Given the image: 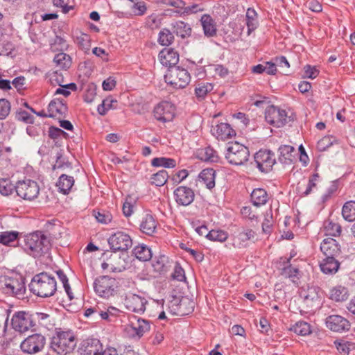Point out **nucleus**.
<instances>
[{"label":"nucleus","instance_id":"nucleus-1","mask_svg":"<svg viewBox=\"0 0 355 355\" xmlns=\"http://www.w3.org/2000/svg\"><path fill=\"white\" fill-rule=\"evenodd\" d=\"M51 247V238L46 232L35 231L24 237V250L33 257H40L47 253Z\"/></svg>","mask_w":355,"mask_h":355},{"label":"nucleus","instance_id":"nucleus-2","mask_svg":"<svg viewBox=\"0 0 355 355\" xmlns=\"http://www.w3.org/2000/svg\"><path fill=\"white\" fill-rule=\"evenodd\" d=\"M77 345V338L72 330L55 329L50 342V349L58 355H67L72 352Z\"/></svg>","mask_w":355,"mask_h":355},{"label":"nucleus","instance_id":"nucleus-3","mask_svg":"<svg viewBox=\"0 0 355 355\" xmlns=\"http://www.w3.org/2000/svg\"><path fill=\"white\" fill-rule=\"evenodd\" d=\"M56 281L54 277L46 272L35 275L28 286L30 291L35 295L46 298L53 296L57 290Z\"/></svg>","mask_w":355,"mask_h":355},{"label":"nucleus","instance_id":"nucleus-4","mask_svg":"<svg viewBox=\"0 0 355 355\" xmlns=\"http://www.w3.org/2000/svg\"><path fill=\"white\" fill-rule=\"evenodd\" d=\"M2 282L3 283L2 291L5 294L18 299L25 298L26 288L25 279L22 276H6L3 277Z\"/></svg>","mask_w":355,"mask_h":355},{"label":"nucleus","instance_id":"nucleus-5","mask_svg":"<svg viewBox=\"0 0 355 355\" xmlns=\"http://www.w3.org/2000/svg\"><path fill=\"white\" fill-rule=\"evenodd\" d=\"M250 151L248 147L238 142L230 143L225 158L232 165H243L249 159Z\"/></svg>","mask_w":355,"mask_h":355},{"label":"nucleus","instance_id":"nucleus-6","mask_svg":"<svg viewBox=\"0 0 355 355\" xmlns=\"http://www.w3.org/2000/svg\"><path fill=\"white\" fill-rule=\"evenodd\" d=\"M118 288L117 282L114 278L107 275L97 277L94 282V289L96 293L103 298L113 296Z\"/></svg>","mask_w":355,"mask_h":355},{"label":"nucleus","instance_id":"nucleus-7","mask_svg":"<svg viewBox=\"0 0 355 355\" xmlns=\"http://www.w3.org/2000/svg\"><path fill=\"white\" fill-rule=\"evenodd\" d=\"M166 82L177 89L184 88L191 80V76L188 71L181 67H175L168 69V73L165 75Z\"/></svg>","mask_w":355,"mask_h":355},{"label":"nucleus","instance_id":"nucleus-8","mask_svg":"<svg viewBox=\"0 0 355 355\" xmlns=\"http://www.w3.org/2000/svg\"><path fill=\"white\" fill-rule=\"evenodd\" d=\"M16 193L25 200H33L40 193V187L37 182L26 179L19 180L16 184Z\"/></svg>","mask_w":355,"mask_h":355},{"label":"nucleus","instance_id":"nucleus-9","mask_svg":"<svg viewBox=\"0 0 355 355\" xmlns=\"http://www.w3.org/2000/svg\"><path fill=\"white\" fill-rule=\"evenodd\" d=\"M46 345V338L40 334H34L26 338L20 345L21 351L28 354L42 352Z\"/></svg>","mask_w":355,"mask_h":355},{"label":"nucleus","instance_id":"nucleus-10","mask_svg":"<svg viewBox=\"0 0 355 355\" xmlns=\"http://www.w3.org/2000/svg\"><path fill=\"white\" fill-rule=\"evenodd\" d=\"M292 257V255L288 258L280 257L277 268L282 277L289 279L295 284H298L301 277L300 270L291 263Z\"/></svg>","mask_w":355,"mask_h":355},{"label":"nucleus","instance_id":"nucleus-11","mask_svg":"<svg viewBox=\"0 0 355 355\" xmlns=\"http://www.w3.org/2000/svg\"><path fill=\"white\" fill-rule=\"evenodd\" d=\"M35 325L33 315L26 311L15 312L11 319V326L17 331H27Z\"/></svg>","mask_w":355,"mask_h":355},{"label":"nucleus","instance_id":"nucleus-12","mask_svg":"<svg viewBox=\"0 0 355 355\" xmlns=\"http://www.w3.org/2000/svg\"><path fill=\"white\" fill-rule=\"evenodd\" d=\"M266 121L275 127L280 128L288 122L287 113L275 105L268 106L265 111Z\"/></svg>","mask_w":355,"mask_h":355},{"label":"nucleus","instance_id":"nucleus-13","mask_svg":"<svg viewBox=\"0 0 355 355\" xmlns=\"http://www.w3.org/2000/svg\"><path fill=\"white\" fill-rule=\"evenodd\" d=\"M79 355H107L103 351V347L101 341L97 338H88L83 340L78 348Z\"/></svg>","mask_w":355,"mask_h":355},{"label":"nucleus","instance_id":"nucleus-14","mask_svg":"<svg viewBox=\"0 0 355 355\" xmlns=\"http://www.w3.org/2000/svg\"><path fill=\"white\" fill-rule=\"evenodd\" d=\"M254 159L257 167L263 173L269 172L276 163L275 154L270 150H259L255 153Z\"/></svg>","mask_w":355,"mask_h":355},{"label":"nucleus","instance_id":"nucleus-15","mask_svg":"<svg viewBox=\"0 0 355 355\" xmlns=\"http://www.w3.org/2000/svg\"><path fill=\"white\" fill-rule=\"evenodd\" d=\"M108 243L113 252L126 251L132 245L130 236L123 232H117L108 239Z\"/></svg>","mask_w":355,"mask_h":355},{"label":"nucleus","instance_id":"nucleus-16","mask_svg":"<svg viewBox=\"0 0 355 355\" xmlns=\"http://www.w3.org/2000/svg\"><path fill=\"white\" fill-rule=\"evenodd\" d=\"M326 326L331 331L342 333L349 330L351 324L347 319L339 315H331L326 318Z\"/></svg>","mask_w":355,"mask_h":355},{"label":"nucleus","instance_id":"nucleus-17","mask_svg":"<svg viewBox=\"0 0 355 355\" xmlns=\"http://www.w3.org/2000/svg\"><path fill=\"white\" fill-rule=\"evenodd\" d=\"M175 202L182 206L191 205L195 198V193L192 189L186 186H180L173 192Z\"/></svg>","mask_w":355,"mask_h":355},{"label":"nucleus","instance_id":"nucleus-18","mask_svg":"<svg viewBox=\"0 0 355 355\" xmlns=\"http://www.w3.org/2000/svg\"><path fill=\"white\" fill-rule=\"evenodd\" d=\"M146 303L144 297L135 294H130L124 300V304L128 310L139 313L144 312Z\"/></svg>","mask_w":355,"mask_h":355},{"label":"nucleus","instance_id":"nucleus-19","mask_svg":"<svg viewBox=\"0 0 355 355\" xmlns=\"http://www.w3.org/2000/svg\"><path fill=\"white\" fill-rule=\"evenodd\" d=\"M150 330V324L148 321L138 318L136 322H131L125 327V331L132 337H138L139 338L143 336L144 333Z\"/></svg>","mask_w":355,"mask_h":355},{"label":"nucleus","instance_id":"nucleus-20","mask_svg":"<svg viewBox=\"0 0 355 355\" xmlns=\"http://www.w3.org/2000/svg\"><path fill=\"white\" fill-rule=\"evenodd\" d=\"M171 105L168 102H162L157 105L153 110L155 118L159 121L166 123L173 118V112Z\"/></svg>","mask_w":355,"mask_h":355},{"label":"nucleus","instance_id":"nucleus-21","mask_svg":"<svg viewBox=\"0 0 355 355\" xmlns=\"http://www.w3.org/2000/svg\"><path fill=\"white\" fill-rule=\"evenodd\" d=\"M233 245L235 248H242L247 246V242L254 239L256 233L250 228L241 227L235 233Z\"/></svg>","mask_w":355,"mask_h":355},{"label":"nucleus","instance_id":"nucleus-22","mask_svg":"<svg viewBox=\"0 0 355 355\" xmlns=\"http://www.w3.org/2000/svg\"><path fill=\"white\" fill-rule=\"evenodd\" d=\"M159 58L162 65L171 69L177 67L179 62V54L172 48H165L159 53Z\"/></svg>","mask_w":355,"mask_h":355},{"label":"nucleus","instance_id":"nucleus-23","mask_svg":"<svg viewBox=\"0 0 355 355\" xmlns=\"http://www.w3.org/2000/svg\"><path fill=\"white\" fill-rule=\"evenodd\" d=\"M320 250L326 257H336L340 252V247L336 239L327 238L322 241Z\"/></svg>","mask_w":355,"mask_h":355},{"label":"nucleus","instance_id":"nucleus-24","mask_svg":"<svg viewBox=\"0 0 355 355\" xmlns=\"http://www.w3.org/2000/svg\"><path fill=\"white\" fill-rule=\"evenodd\" d=\"M172 263L173 261L167 256L159 254L155 257L152 266L155 272L159 275H164L171 268Z\"/></svg>","mask_w":355,"mask_h":355},{"label":"nucleus","instance_id":"nucleus-25","mask_svg":"<svg viewBox=\"0 0 355 355\" xmlns=\"http://www.w3.org/2000/svg\"><path fill=\"white\" fill-rule=\"evenodd\" d=\"M157 224V221L153 215L146 214L141 218L140 230L146 235L153 236L156 232Z\"/></svg>","mask_w":355,"mask_h":355},{"label":"nucleus","instance_id":"nucleus-26","mask_svg":"<svg viewBox=\"0 0 355 355\" xmlns=\"http://www.w3.org/2000/svg\"><path fill=\"white\" fill-rule=\"evenodd\" d=\"M169 5L175 7L174 12L182 15H189L202 11L204 8L198 4H193L191 6H185L184 1H168Z\"/></svg>","mask_w":355,"mask_h":355},{"label":"nucleus","instance_id":"nucleus-27","mask_svg":"<svg viewBox=\"0 0 355 355\" xmlns=\"http://www.w3.org/2000/svg\"><path fill=\"white\" fill-rule=\"evenodd\" d=\"M213 131V135H214L218 139L223 141L236 135L235 130L227 123H220L216 125Z\"/></svg>","mask_w":355,"mask_h":355},{"label":"nucleus","instance_id":"nucleus-28","mask_svg":"<svg viewBox=\"0 0 355 355\" xmlns=\"http://www.w3.org/2000/svg\"><path fill=\"white\" fill-rule=\"evenodd\" d=\"M204 34L207 37H212L217 34L216 24L209 15H203L200 19Z\"/></svg>","mask_w":355,"mask_h":355},{"label":"nucleus","instance_id":"nucleus-29","mask_svg":"<svg viewBox=\"0 0 355 355\" xmlns=\"http://www.w3.org/2000/svg\"><path fill=\"white\" fill-rule=\"evenodd\" d=\"M68 111V107L66 101L62 98H54L51 101L48 105V112L51 114H57L65 116Z\"/></svg>","mask_w":355,"mask_h":355},{"label":"nucleus","instance_id":"nucleus-30","mask_svg":"<svg viewBox=\"0 0 355 355\" xmlns=\"http://www.w3.org/2000/svg\"><path fill=\"white\" fill-rule=\"evenodd\" d=\"M340 262L336 257H326L320 263L321 271L326 275L335 274L340 268Z\"/></svg>","mask_w":355,"mask_h":355},{"label":"nucleus","instance_id":"nucleus-31","mask_svg":"<svg viewBox=\"0 0 355 355\" xmlns=\"http://www.w3.org/2000/svg\"><path fill=\"white\" fill-rule=\"evenodd\" d=\"M279 161L283 164L290 165L295 159V148L290 145H282L278 148Z\"/></svg>","mask_w":355,"mask_h":355},{"label":"nucleus","instance_id":"nucleus-32","mask_svg":"<svg viewBox=\"0 0 355 355\" xmlns=\"http://www.w3.org/2000/svg\"><path fill=\"white\" fill-rule=\"evenodd\" d=\"M173 33L177 36L181 37L182 38H186L191 35V26L182 21H178L171 24Z\"/></svg>","mask_w":355,"mask_h":355},{"label":"nucleus","instance_id":"nucleus-33","mask_svg":"<svg viewBox=\"0 0 355 355\" xmlns=\"http://www.w3.org/2000/svg\"><path fill=\"white\" fill-rule=\"evenodd\" d=\"M73 184V177L62 174L59 177L56 185L58 187L60 192L66 195L69 193Z\"/></svg>","mask_w":355,"mask_h":355},{"label":"nucleus","instance_id":"nucleus-34","mask_svg":"<svg viewBox=\"0 0 355 355\" xmlns=\"http://www.w3.org/2000/svg\"><path fill=\"white\" fill-rule=\"evenodd\" d=\"M19 236L17 231H5L0 232V243L6 246H15Z\"/></svg>","mask_w":355,"mask_h":355},{"label":"nucleus","instance_id":"nucleus-35","mask_svg":"<svg viewBox=\"0 0 355 355\" xmlns=\"http://www.w3.org/2000/svg\"><path fill=\"white\" fill-rule=\"evenodd\" d=\"M251 200L254 205L259 207L265 205L268 200L267 191L262 188L254 189L251 193Z\"/></svg>","mask_w":355,"mask_h":355},{"label":"nucleus","instance_id":"nucleus-36","mask_svg":"<svg viewBox=\"0 0 355 355\" xmlns=\"http://www.w3.org/2000/svg\"><path fill=\"white\" fill-rule=\"evenodd\" d=\"M132 253L137 259L141 261H149L153 256L151 249L145 244H139L135 246Z\"/></svg>","mask_w":355,"mask_h":355},{"label":"nucleus","instance_id":"nucleus-37","mask_svg":"<svg viewBox=\"0 0 355 355\" xmlns=\"http://www.w3.org/2000/svg\"><path fill=\"white\" fill-rule=\"evenodd\" d=\"M216 171L213 168L203 169L199 174V178L208 189H211L215 187Z\"/></svg>","mask_w":355,"mask_h":355},{"label":"nucleus","instance_id":"nucleus-38","mask_svg":"<svg viewBox=\"0 0 355 355\" xmlns=\"http://www.w3.org/2000/svg\"><path fill=\"white\" fill-rule=\"evenodd\" d=\"M289 329L296 334L302 336H308L312 332L311 324L303 320L295 322Z\"/></svg>","mask_w":355,"mask_h":355},{"label":"nucleus","instance_id":"nucleus-39","mask_svg":"<svg viewBox=\"0 0 355 355\" xmlns=\"http://www.w3.org/2000/svg\"><path fill=\"white\" fill-rule=\"evenodd\" d=\"M330 299L336 302H343L348 298V290L345 286H337L330 291Z\"/></svg>","mask_w":355,"mask_h":355},{"label":"nucleus","instance_id":"nucleus-40","mask_svg":"<svg viewBox=\"0 0 355 355\" xmlns=\"http://www.w3.org/2000/svg\"><path fill=\"white\" fill-rule=\"evenodd\" d=\"M53 62L56 67L62 70L68 69L71 65V57L63 52L56 54L53 58Z\"/></svg>","mask_w":355,"mask_h":355},{"label":"nucleus","instance_id":"nucleus-41","mask_svg":"<svg viewBox=\"0 0 355 355\" xmlns=\"http://www.w3.org/2000/svg\"><path fill=\"white\" fill-rule=\"evenodd\" d=\"M151 165L155 167L173 168L176 166L177 162L175 159L169 157H155L151 161Z\"/></svg>","mask_w":355,"mask_h":355},{"label":"nucleus","instance_id":"nucleus-42","mask_svg":"<svg viewBox=\"0 0 355 355\" xmlns=\"http://www.w3.org/2000/svg\"><path fill=\"white\" fill-rule=\"evenodd\" d=\"M257 14L254 9L249 8L246 12V25L248 27V35L254 31L258 26L257 20Z\"/></svg>","mask_w":355,"mask_h":355},{"label":"nucleus","instance_id":"nucleus-43","mask_svg":"<svg viewBox=\"0 0 355 355\" xmlns=\"http://www.w3.org/2000/svg\"><path fill=\"white\" fill-rule=\"evenodd\" d=\"M214 89V85L209 83H198L195 88V94L199 101L203 100L207 94Z\"/></svg>","mask_w":355,"mask_h":355},{"label":"nucleus","instance_id":"nucleus-44","mask_svg":"<svg viewBox=\"0 0 355 355\" xmlns=\"http://www.w3.org/2000/svg\"><path fill=\"white\" fill-rule=\"evenodd\" d=\"M342 215L345 220L352 222L355 220V201L346 202L342 208Z\"/></svg>","mask_w":355,"mask_h":355},{"label":"nucleus","instance_id":"nucleus-45","mask_svg":"<svg viewBox=\"0 0 355 355\" xmlns=\"http://www.w3.org/2000/svg\"><path fill=\"white\" fill-rule=\"evenodd\" d=\"M323 227L325 234L332 236H338L342 232L341 226L338 223H334L330 219L324 220Z\"/></svg>","mask_w":355,"mask_h":355},{"label":"nucleus","instance_id":"nucleus-46","mask_svg":"<svg viewBox=\"0 0 355 355\" xmlns=\"http://www.w3.org/2000/svg\"><path fill=\"white\" fill-rule=\"evenodd\" d=\"M319 288L314 286H308L306 289L304 288L300 292V296L304 301H315L319 299Z\"/></svg>","mask_w":355,"mask_h":355},{"label":"nucleus","instance_id":"nucleus-47","mask_svg":"<svg viewBox=\"0 0 355 355\" xmlns=\"http://www.w3.org/2000/svg\"><path fill=\"white\" fill-rule=\"evenodd\" d=\"M168 178V172L164 169H162L151 175L150 183L156 187H162L167 182Z\"/></svg>","mask_w":355,"mask_h":355},{"label":"nucleus","instance_id":"nucleus-48","mask_svg":"<svg viewBox=\"0 0 355 355\" xmlns=\"http://www.w3.org/2000/svg\"><path fill=\"white\" fill-rule=\"evenodd\" d=\"M117 258L116 256L112 257V255L110 257L109 262H103L101 264V268L103 270L108 269L110 268L111 272H120L125 270L126 267L124 264V261L121 263L120 262L118 263H114V259ZM119 261L121 260L120 257H118Z\"/></svg>","mask_w":355,"mask_h":355},{"label":"nucleus","instance_id":"nucleus-49","mask_svg":"<svg viewBox=\"0 0 355 355\" xmlns=\"http://www.w3.org/2000/svg\"><path fill=\"white\" fill-rule=\"evenodd\" d=\"M174 41L173 33L168 28H163L159 33L158 43L162 46H168Z\"/></svg>","mask_w":355,"mask_h":355},{"label":"nucleus","instance_id":"nucleus-50","mask_svg":"<svg viewBox=\"0 0 355 355\" xmlns=\"http://www.w3.org/2000/svg\"><path fill=\"white\" fill-rule=\"evenodd\" d=\"M194 310V302L188 298H183L178 304V315H186Z\"/></svg>","mask_w":355,"mask_h":355},{"label":"nucleus","instance_id":"nucleus-51","mask_svg":"<svg viewBox=\"0 0 355 355\" xmlns=\"http://www.w3.org/2000/svg\"><path fill=\"white\" fill-rule=\"evenodd\" d=\"M228 238V234L221 230H211L207 233V239L212 241L224 242Z\"/></svg>","mask_w":355,"mask_h":355},{"label":"nucleus","instance_id":"nucleus-52","mask_svg":"<svg viewBox=\"0 0 355 355\" xmlns=\"http://www.w3.org/2000/svg\"><path fill=\"white\" fill-rule=\"evenodd\" d=\"M16 192V185L12 184L9 179L0 180V193L3 196H9Z\"/></svg>","mask_w":355,"mask_h":355},{"label":"nucleus","instance_id":"nucleus-53","mask_svg":"<svg viewBox=\"0 0 355 355\" xmlns=\"http://www.w3.org/2000/svg\"><path fill=\"white\" fill-rule=\"evenodd\" d=\"M93 215L97 221L102 224H108L112 219L111 213L106 210L93 211Z\"/></svg>","mask_w":355,"mask_h":355},{"label":"nucleus","instance_id":"nucleus-54","mask_svg":"<svg viewBox=\"0 0 355 355\" xmlns=\"http://www.w3.org/2000/svg\"><path fill=\"white\" fill-rule=\"evenodd\" d=\"M56 274H57L58 278L60 279V280L63 284V287H64L65 292L67 293L69 300H71L73 298V296L72 295L71 289L70 285L69 284V279H68L67 275H65L64 271L61 269L58 270L56 271Z\"/></svg>","mask_w":355,"mask_h":355},{"label":"nucleus","instance_id":"nucleus-55","mask_svg":"<svg viewBox=\"0 0 355 355\" xmlns=\"http://www.w3.org/2000/svg\"><path fill=\"white\" fill-rule=\"evenodd\" d=\"M130 6L131 14L137 16L143 15L146 11V6L144 1H132Z\"/></svg>","mask_w":355,"mask_h":355},{"label":"nucleus","instance_id":"nucleus-56","mask_svg":"<svg viewBox=\"0 0 355 355\" xmlns=\"http://www.w3.org/2000/svg\"><path fill=\"white\" fill-rule=\"evenodd\" d=\"M15 118L17 120L26 123L33 124L34 123V116L21 109H19L16 112Z\"/></svg>","mask_w":355,"mask_h":355},{"label":"nucleus","instance_id":"nucleus-57","mask_svg":"<svg viewBox=\"0 0 355 355\" xmlns=\"http://www.w3.org/2000/svg\"><path fill=\"white\" fill-rule=\"evenodd\" d=\"M10 107V103L7 99H0V120L6 119L8 116Z\"/></svg>","mask_w":355,"mask_h":355},{"label":"nucleus","instance_id":"nucleus-58","mask_svg":"<svg viewBox=\"0 0 355 355\" xmlns=\"http://www.w3.org/2000/svg\"><path fill=\"white\" fill-rule=\"evenodd\" d=\"M320 175L318 173L313 174L309 180L306 190L302 193V196H306L309 195L313 188L316 187V182L319 180Z\"/></svg>","mask_w":355,"mask_h":355},{"label":"nucleus","instance_id":"nucleus-59","mask_svg":"<svg viewBox=\"0 0 355 355\" xmlns=\"http://www.w3.org/2000/svg\"><path fill=\"white\" fill-rule=\"evenodd\" d=\"M96 95V88L94 84L89 85L83 96L84 101L87 103L94 101Z\"/></svg>","mask_w":355,"mask_h":355},{"label":"nucleus","instance_id":"nucleus-60","mask_svg":"<svg viewBox=\"0 0 355 355\" xmlns=\"http://www.w3.org/2000/svg\"><path fill=\"white\" fill-rule=\"evenodd\" d=\"M204 159L206 162H217L218 160V157L217 155L216 151L210 146L205 148Z\"/></svg>","mask_w":355,"mask_h":355},{"label":"nucleus","instance_id":"nucleus-61","mask_svg":"<svg viewBox=\"0 0 355 355\" xmlns=\"http://www.w3.org/2000/svg\"><path fill=\"white\" fill-rule=\"evenodd\" d=\"M78 45L84 50H88L90 46V36L88 34L81 33L76 38Z\"/></svg>","mask_w":355,"mask_h":355},{"label":"nucleus","instance_id":"nucleus-62","mask_svg":"<svg viewBox=\"0 0 355 355\" xmlns=\"http://www.w3.org/2000/svg\"><path fill=\"white\" fill-rule=\"evenodd\" d=\"M188 175V171L186 169H182L177 172L172 177H171L170 180L171 182H173V184H178L184 180H185L187 178Z\"/></svg>","mask_w":355,"mask_h":355},{"label":"nucleus","instance_id":"nucleus-63","mask_svg":"<svg viewBox=\"0 0 355 355\" xmlns=\"http://www.w3.org/2000/svg\"><path fill=\"white\" fill-rule=\"evenodd\" d=\"M171 277L173 279L178 280L179 282H182L186 279L184 270L178 263H175L174 272Z\"/></svg>","mask_w":355,"mask_h":355},{"label":"nucleus","instance_id":"nucleus-64","mask_svg":"<svg viewBox=\"0 0 355 355\" xmlns=\"http://www.w3.org/2000/svg\"><path fill=\"white\" fill-rule=\"evenodd\" d=\"M101 309L98 306L89 307L85 310L84 315L87 318H92L94 320H98L100 316Z\"/></svg>","mask_w":355,"mask_h":355}]
</instances>
